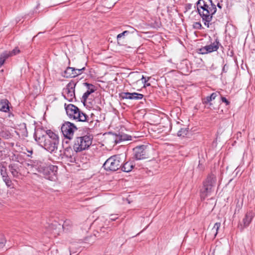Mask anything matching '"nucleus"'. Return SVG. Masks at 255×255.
<instances>
[{
	"mask_svg": "<svg viewBox=\"0 0 255 255\" xmlns=\"http://www.w3.org/2000/svg\"><path fill=\"white\" fill-rule=\"evenodd\" d=\"M135 30L133 29V31L130 32L128 30H125L122 33L119 34L117 36V42L119 45H124L126 43V39L128 37L129 35L134 33Z\"/></svg>",
	"mask_w": 255,
	"mask_h": 255,
	"instance_id": "14",
	"label": "nucleus"
},
{
	"mask_svg": "<svg viewBox=\"0 0 255 255\" xmlns=\"http://www.w3.org/2000/svg\"><path fill=\"white\" fill-rule=\"evenodd\" d=\"M95 90H96L95 89H91L90 90H87L83 94V95L82 97V100H81L82 102H83L84 104L85 103H86L89 95L91 94L94 93L95 91Z\"/></svg>",
	"mask_w": 255,
	"mask_h": 255,
	"instance_id": "21",
	"label": "nucleus"
},
{
	"mask_svg": "<svg viewBox=\"0 0 255 255\" xmlns=\"http://www.w3.org/2000/svg\"><path fill=\"white\" fill-rule=\"evenodd\" d=\"M64 158L65 159V160L68 162V164H70V163H72L75 162V161H76L75 158L73 157L71 155H70V156L65 155Z\"/></svg>",
	"mask_w": 255,
	"mask_h": 255,
	"instance_id": "27",
	"label": "nucleus"
},
{
	"mask_svg": "<svg viewBox=\"0 0 255 255\" xmlns=\"http://www.w3.org/2000/svg\"><path fill=\"white\" fill-rule=\"evenodd\" d=\"M2 179L8 188L10 189L14 188V183L12 182V181L10 179L9 176L3 177Z\"/></svg>",
	"mask_w": 255,
	"mask_h": 255,
	"instance_id": "20",
	"label": "nucleus"
},
{
	"mask_svg": "<svg viewBox=\"0 0 255 255\" xmlns=\"http://www.w3.org/2000/svg\"><path fill=\"white\" fill-rule=\"evenodd\" d=\"M75 72H76V74H77V76L81 74L83 71H84L85 70V67H83L82 68H80V67H79V68H75Z\"/></svg>",
	"mask_w": 255,
	"mask_h": 255,
	"instance_id": "30",
	"label": "nucleus"
},
{
	"mask_svg": "<svg viewBox=\"0 0 255 255\" xmlns=\"http://www.w3.org/2000/svg\"><path fill=\"white\" fill-rule=\"evenodd\" d=\"M61 129L64 136L71 139L73 136L74 132L77 130V128L74 124L65 122L61 126Z\"/></svg>",
	"mask_w": 255,
	"mask_h": 255,
	"instance_id": "7",
	"label": "nucleus"
},
{
	"mask_svg": "<svg viewBox=\"0 0 255 255\" xmlns=\"http://www.w3.org/2000/svg\"><path fill=\"white\" fill-rule=\"evenodd\" d=\"M221 100L223 103H225L226 105H228L230 104V102L224 97H221Z\"/></svg>",
	"mask_w": 255,
	"mask_h": 255,
	"instance_id": "34",
	"label": "nucleus"
},
{
	"mask_svg": "<svg viewBox=\"0 0 255 255\" xmlns=\"http://www.w3.org/2000/svg\"><path fill=\"white\" fill-rule=\"evenodd\" d=\"M188 132V130L187 128H181L177 132V135L178 136H182L184 137L187 135Z\"/></svg>",
	"mask_w": 255,
	"mask_h": 255,
	"instance_id": "25",
	"label": "nucleus"
},
{
	"mask_svg": "<svg viewBox=\"0 0 255 255\" xmlns=\"http://www.w3.org/2000/svg\"><path fill=\"white\" fill-rule=\"evenodd\" d=\"M195 27L199 29H201L202 27L201 24L199 22H195Z\"/></svg>",
	"mask_w": 255,
	"mask_h": 255,
	"instance_id": "35",
	"label": "nucleus"
},
{
	"mask_svg": "<svg viewBox=\"0 0 255 255\" xmlns=\"http://www.w3.org/2000/svg\"><path fill=\"white\" fill-rule=\"evenodd\" d=\"M92 137L87 135L77 137L73 146L74 151L78 152L88 149L92 144Z\"/></svg>",
	"mask_w": 255,
	"mask_h": 255,
	"instance_id": "5",
	"label": "nucleus"
},
{
	"mask_svg": "<svg viewBox=\"0 0 255 255\" xmlns=\"http://www.w3.org/2000/svg\"><path fill=\"white\" fill-rule=\"evenodd\" d=\"M198 168L200 169V170H202L204 169V166L202 164L200 163V161H199V164H198Z\"/></svg>",
	"mask_w": 255,
	"mask_h": 255,
	"instance_id": "37",
	"label": "nucleus"
},
{
	"mask_svg": "<svg viewBox=\"0 0 255 255\" xmlns=\"http://www.w3.org/2000/svg\"><path fill=\"white\" fill-rule=\"evenodd\" d=\"M105 228H103L102 229H101V231L102 230V229H104Z\"/></svg>",
	"mask_w": 255,
	"mask_h": 255,
	"instance_id": "45",
	"label": "nucleus"
},
{
	"mask_svg": "<svg viewBox=\"0 0 255 255\" xmlns=\"http://www.w3.org/2000/svg\"><path fill=\"white\" fill-rule=\"evenodd\" d=\"M76 85V83L72 81L69 82L66 87L63 89L62 95L65 99L69 101H72L73 98H75V88Z\"/></svg>",
	"mask_w": 255,
	"mask_h": 255,
	"instance_id": "10",
	"label": "nucleus"
},
{
	"mask_svg": "<svg viewBox=\"0 0 255 255\" xmlns=\"http://www.w3.org/2000/svg\"><path fill=\"white\" fill-rule=\"evenodd\" d=\"M121 170L126 172H128L131 171L133 168V166L131 162H127L124 164L123 166L121 165Z\"/></svg>",
	"mask_w": 255,
	"mask_h": 255,
	"instance_id": "19",
	"label": "nucleus"
},
{
	"mask_svg": "<svg viewBox=\"0 0 255 255\" xmlns=\"http://www.w3.org/2000/svg\"><path fill=\"white\" fill-rule=\"evenodd\" d=\"M192 4H191V3H188L186 4V9L187 10L188 9H190L191 8H192Z\"/></svg>",
	"mask_w": 255,
	"mask_h": 255,
	"instance_id": "36",
	"label": "nucleus"
},
{
	"mask_svg": "<svg viewBox=\"0 0 255 255\" xmlns=\"http://www.w3.org/2000/svg\"><path fill=\"white\" fill-rule=\"evenodd\" d=\"M133 151L134 157L136 160H142L148 157L147 145H141L137 146L133 149Z\"/></svg>",
	"mask_w": 255,
	"mask_h": 255,
	"instance_id": "9",
	"label": "nucleus"
},
{
	"mask_svg": "<svg viewBox=\"0 0 255 255\" xmlns=\"http://www.w3.org/2000/svg\"><path fill=\"white\" fill-rule=\"evenodd\" d=\"M21 163L18 162H12L8 166V170L13 178H19L21 176Z\"/></svg>",
	"mask_w": 255,
	"mask_h": 255,
	"instance_id": "11",
	"label": "nucleus"
},
{
	"mask_svg": "<svg viewBox=\"0 0 255 255\" xmlns=\"http://www.w3.org/2000/svg\"><path fill=\"white\" fill-rule=\"evenodd\" d=\"M217 96V94L216 93H213L210 96H207L203 99V104L206 105L209 104V105L211 106L212 104L210 103L211 101L214 100Z\"/></svg>",
	"mask_w": 255,
	"mask_h": 255,
	"instance_id": "18",
	"label": "nucleus"
},
{
	"mask_svg": "<svg viewBox=\"0 0 255 255\" xmlns=\"http://www.w3.org/2000/svg\"><path fill=\"white\" fill-rule=\"evenodd\" d=\"M216 176L209 174L203 183V187L200 190V196L202 199H205L206 197L211 194L213 191V188L216 184Z\"/></svg>",
	"mask_w": 255,
	"mask_h": 255,
	"instance_id": "3",
	"label": "nucleus"
},
{
	"mask_svg": "<svg viewBox=\"0 0 255 255\" xmlns=\"http://www.w3.org/2000/svg\"><path fill=\"white\" fill-rule=\"evenodd\" d=\"M198 14L208 28L211 24L213 15L217 11L216 5L212 0H198L196 3Z\"/></svg>",
	"mask_w": 255,
	"mask_h": 255,
	"instance_id": "2",
	"label": "nucleus"
},
{
	"mask_svg": "<svg viewBox=\"0 0 255 255\" xmlns=\"http://www.w3.org/2000/svg\"><path fill=\"white\" fill-rule=\"evenodd\" d=\"M150 77H147V79L146 80L144 76H142L141 80H142V82L144 83V87H148L150 86V83H147L146 82L149 80Z\"/></svg>",
	"mask_w": 255,
	"mask_h": 255,
	"instance_id": "31",
	"label": "nucleus"
},
{
	"mask_svg": "<svg viewBox=\"0 0 255 255\" xmlns=\"http://www.w3.org/2000/svg\"><path fill=\"white\" fill-rule=\"evenodd\" d=\"M218 6L220 9H221L222 8V5L220 3H218L216 6Z\"/></svg>",
	"mask_w": 255,
	"mask_h": 255,
	"instance_id": "40",
	"label": "nucleus"
},
{
	"mask_svg": "<svg viewBox=\"0 0 255 255\" xmlns=\"http://www.w3.org/2000/svg\"><path fill=\"white\" fill-rule=\"evenodd\" d=\"M6 243L5 239L2 236L0 237V248L3 247Z\"/></svg>",
	"mask_w": 255,
	"mask_h": 255,
	"instance_id": "32",
	"label": "nucleus"
},
{
	"mask_svg": "<svg viewBox=\"0 0 255 255\" xmlns=\"http://www.w3.org/2000/svg\"><path fill=\"white\" fill-rule=\"evenodd\" d=\"M9 102L7 99H2L0 101V111L7 112L9 110Z\"/></svg>",
	"mask_w": 255,
	"mask_h": 255,
	"instance_id": "17",
	"label": "nucleus"
},
{
	"mask_svg": "<svg viewBox=\"0 0 255 255\" xmlns=\"http://www.w3.org/2000/svg\"><path fill=\"white\" fill-rule=\"evenodd\" d=\"M220 226H221L220 223H216L215 224L213 228H212L213 231H216L215 236H216L217 234H218V231L219 228H220Z\"/></svg>",
	"mask_w": 255,
	"mask_h": 255,
	"instance_id": "29",
	"label": "nucleus"
},
{
	"mask_svg": "<svg viewBox=\"0 0 255 255\" xmlns=\"http://www.w3.org/2000/svg\"><path fill=\"white\" fill-rule=\"evenodd\" d=\"M61 75L66 78H73L77 76L75 68L68 67L66 70L62 73Z\"/></svg>",
	"mask_w": 255,
	"mask_h": 255,
	"instance_id": "16",
	"label": "nucleus"
},
{
	"mask_svg": "<svg viewBox=\"0 0 255 255\" xmlns=\"http://www.w3.org/2000/svg\"><path fill=\"white\" fill-rule=\"evenodd\" d=\"M38 5H39V4H38V5H37V6H36V8H37V7H38Z\"/></svg>",
	"mask_w": 255,
	"mask_h": 255,
	"instance_id": "44",
	"label": "nucleus"
},
{
	"mask_svg": "<svg viewBox=\"0 0 255 255\" xmlns=\"http://www.w3.org/2000/svg\"><path fill=\"white\" fill-rule=\"evenodd\" d=\"M68 225V222L67 221H65L64 222L63 225H62V228H65V227L66 226Z\"/></svg>",
	"mask_w": 255,
	"mask_h": 255,
	"instance_id": "39",
	"label": "nucleus"
},
{
	"mask_svg": "<svg viewBox=\"0 0 255 255\" xmlns=\"http://www.w3.org/2000/svg\"><path fill=\"white\" fill-rule=\"evenodd\" d=\"M0 173L2 179L3 177H5L8 176L7 172V169L5 166H4L3 164H0Z\"/></svg>",
	"mask_w": 255,
	"mask_h": 255,
	"instance_id": "22",
	"label": "nucleus"
},
{
	"mask_svg": "<svg viewBox=\"0 0 255 255\" xmlns=\"http://www.w3.org/2000/svg\"><path fill=\"white\" fill-rule=\"evenodd\" d=\"M131 139V136L127 134L120 135L117 138L118 142L125 140H129Z\"/></svg>",
	"mask_w": 255,
	"mask_h": 255,
	"instance_id": "23",
	"label": "nucleus"
},
{
	"mask_svg": "<svg viewBox=\"0 0 255 255\" xmlns=\"http://www.w3.org/2000/svg\"><path fill=\"white\" fill-rule=\"evenodd\" d=\"M5 52L8 54L9 57L19 53L20 52V50L18 48L15 47L11 51H5Z\"/></svg>",
	"mask_w": 255,
	"mask_h": 255,
	"instance_id": "26",
	"label": "nucleus"
},
{
	"mask_svg": "<svg viewBox=\"0 0 255 255\" xmlns=\"http://www.w3.org/2000/svg\"><path fill=\"white\" fill-rule=\"evenodd\" d=\"M67 116L70 118L77 120L78 122H88V117L79 109L73 104H69L65 107Z\"/></svg>",
	"mask_w": 255,
	"mask_h": 255,
	"instance_id": "4",
	"label": "nucleus"
},
{
	"mask_svg": "<svg viewBox=\"0 0 255 255\" xmlns=\"http://www.w3.org/2000/svg\"><path fill=\"white\" fill-rule=\"evenodd\" d=\"M8 58V55L5 51L2 53L0 56V67L4 64L5 60Z\"/></svg>",
	"mask_w": 255,
	"mask_h": 255,
	"instance_id": "24",
	"label": "nucleus"
},
{
	"mask_svg": "<svg viewBox=\"0 0 255 255\" xmlns=\"http://www.w3.org/2000/svg\"><path fill=\"white\" fill-rule=\"evenodd\" d=\"M117 218V217H116L115 215H111V220L115 221Z\"/></svg>",
	"mask_w": 255,
	"mask_h": 255,
	"instance_id": "38",
	"label": "nucleus"
},
{
	"mask_svg": "<svg viewBox=\"0 0 255 255\" xmlns=\"http://www.w3.org/2000/svg\"><path fill=\"white\" fill-rule=\"evenodd\" d=\"M84 85H85L88 89V90H90L91 89H95V86L92 84H89L88 83H84Z\"/></svg>",
	"mask_w": 255,
	"mask_h": 255,
	"instance_id": "33",
	"label": "nucleus"
},
{
	"mask_svg": "<svg viewBox=\"0 0 255 255\" xmlns=\"http://www.w3.org/2000/svg\"><path fill=\"white\" fill-rule=\"evenodd\" d=\"M120 97L123 99L129 100H141L143 98V95L141 94L133 92H124L121 93Z\"/></svg>",
	"mask_w": 255,
	"mask_h": 255,
	"instance_id": "15",
	"label": "nucleus"
},
{
	"mask_svg": "<svg viewBox=\"0 0 255 255\" xmlns=\"http://www.w3.org/2000/svg\"><path fill=\"white\" fill-rule=\"evenodd\" d=\"M254 217V213L252 211L247 212L243 220V223H240L238 225V228L240 230L243 231L245 228L248 227L252 221Z\"/></svg>",
	"mask_w": 255,
	"mask_h": 255,
	"instance_id": "12",
	"label": "nucleus"
},
{
	"mask_svg": "<svg viewBox=\"0 0 255 255\" xmlns=\"http://www.w3.org/2000/svg\"><path fill=\"white\" fill-rule=\"evenodd\" d=\"M123 159L119 155H115L109 158L103 167L107 171H115L121 167Z\"/></svg>",
	"mask_w": 255,
	"mask_h": 255,
	"instance_id": "6",
	"label": "nucleus"
},
{
	"mask_svg": "<svg viewBox=\"0 0 255 255\" xmlns=\"http://www.w3.org/2000/svg\"><path fill=\"white\" fill-rule=\"evenodd\" d=\"M225 67H226V65H224V66L223 67V69H222V71H223V72H226V69H225Z\"/></svg>",
	"mask_w": 255,
	"mask_h": 255,
	"instance_id": "41",
	"label": "nucleus"
},
{
	"mask_svg": "<svg viewBox=\"0 0 255 255\" xmlns=\"http://www.w3.org/2000/svg\"><path fill=\"white\" fill-rule=\"evenodd\" d=\"M219 42L217 38L213 43L211 44L206 45L200 49V53L202 54H207L214 51H216L219 48Z\"/></svg>",
	"mask_w": 255,
	"mask_h": 255,
	"instance_id": "13",
	"label": "nucleus"
},
{
	"mask_svg": "<svg viewBox=\"0 0 255 255\" xmlns=\"http://www.w3.org/2000/svg\"><path fill=\"white\" fill-rule=\"evenodd\" d=\"M22 126L24 127V128L25 129V130H26L27 129H26V124L23 123Z\"/></svg>",
	"mask_w": 255,
	"mask_h": 255,
	"instance_id": "42",
	"label": "nucleus"
},
{
	"mask_svg": "<svg viewBox=\"0 0 255 255\" xmlns=\"http://www.w3.org/2000/svg\"><path fill=\"white\" fill-rule=\"evenodd\" d=\"M58 226H59V227H58V228H59V229H60V228H61V225H60V224H58Z\"/></svg>",
	"mask_w": 255,
	"mask_h": 255,
	"instance_id": "43",
	"label": "nucleus"
},
{
	"mask_svg": "<svg viewBox=\"0 0 255 255\" xmlns=\"http://www.w3.org/2000/svg\"><path fill=\"white\" fill-rule=\"evenodd\" d=\"M69 252H71V249L70 248L69 249Z\"/></svg>",
	"mask_w": 255,
	"mask_h": 255,
	"instance_id": "46",
	"label": "nucleus"
},
{
	"mask_svg": "<svg viewBox=\"0 0 255 255\" xmlns=\"http://www.w3.org/2000/svg\"><path fill=\"white\" fill-rule=\"evenodd\" d=\"M57 167L52 165H46L45 163H41L38 167V171L42 173L46 179H50L51 175H54Z\"/></svg>",
	"mask_w": 255,
	"mask_h": 255,
	"instance_id": "8",
	"label": "nucleus"
},
{
	"mask_svg": "<svg viewBox=\"0 0 255 255\" xmlns=\"http://www.w3.org/2000/svg\"><path fill=\"white\" fill-rule=\"evenodd\" d=\"M57 228V224H51L49 226V230L50 232H51L52 233H53L54 234H56V232H55L54 231L56 230Z\"/></svg>",
	"mask_w": 255,
	"mask_h": 255,
	"instance_id": "28",
	"label": "nucleus"
},
{
	"mask_svg": "<svg viewBox=\"0 0 255 255\" xmlns=\"http://www.w3.org/2000/svg\"><path fill=\"white\" fill-rule=\"evenodd\" d=\"M34 137L40 146L50 153L55 152L57 150L59 137L52 130L37 128L35 131Z\"/></svg>",
	"mask_w": 255,
	"mask_h": 255,
	"instance_id": "1",
	"label": "nucleus"
}]
</instances>
